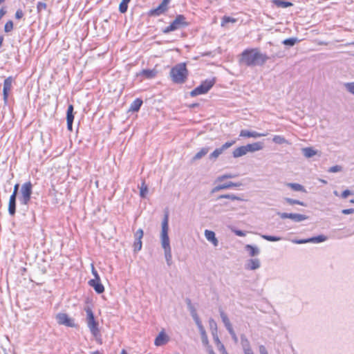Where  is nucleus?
I'll use <instances>...</instances> for the list:
<instances>
[{
	"label": "nucleus",
	"instance_id": "1",
	"mask_svg": "<svg viewBox=\"0 0 354 354\" xmlns=\"http://www.w3.org/2000/svg\"><path fill=\"white\" fill-rule=\"evenodd\" d=\"M169 232V216L166 214L161 223L160 243L164 250L165 258L168 266L172 263L171 248L168 235Z\"/></svg>",
	"mask_w": 354,
	"mask_h": 354
},
{
	"label": "nucleus",
	"instance_id": "2",
	"mask_svg": "<svg viewBox=\"0 0 354 354\" xmlns=\"http://www.w3.org/2000/svg\"><path fill=\"white\" fill-rule=\"evenodd\" d=\"M268 57L258 49L252 48L244 50L241 54L240 63L246 66L263 65Z\"/></svg>",
	"mask_w": 354,
	"mask_h": 354
},
{
	"label": "nucleus",
	"instance_id": "3",
	"mask_svg": "<svg viewBox=\"0 0 354 354\" xmlns=\"http://www.w3.org/2000/svg\"><path fill=\"white\" fill-rule=\"evenodd\" d=\"M86 313V324L91 334L95 338V340L102 344L101 334L98 328V323L95 321L93 313L91 308L86 307L85 308Z\"/></svg>",
	"mask_w": 354,
	"mask_h": 354
},
{
	"label": "nucleus",
	"instance_id": "4",
	"mask_svg": "<svg viewBox=\"0 0 354 354\" xmlns=\"http://www.w3.org/2000/svg\"><path fill=\"white\" fill-rule=\"evenodd\" d=\"M172 80L177 83L183 82L187 75V71L185 64H179L174 67L170 72Z\"/></svg>",
	"mask_w": 354,
	"mask_h": 354
},
{
	"label": "nucleus",
	"instance_id": "5",
	"mask_svg": "<svg viewBox=\"0 0 354 354\" xmlns=\"http://www.w3.org/2000/svg\"><path fill=\"white\" fill-rule=\"evenodd\" d=\"M32 193V185L30 182H26L21 185L19 201L23 205H28L30 201Z\"/></svg>",
	"mask_w": 354,
	"mask_h": 354
},
{
	"label": "nucleus",
	"instance_id": "6",
	"mask_svg": "<svg viewBox=\"0 0 354 354\" xmlns=\"http://www.w3.org/2000/svg\"><path fill=\"white\" fill-rule=\"evenodd\" d=\"M187 24L185 17L183 15H178L171 24L163 30V32L168 33L174 31L187 26Z\"/></svg>",
	"mask_w": 354,
	"mask_h": 354
},
{
	"label": "nucleus",
	"instance_id": "7",
	"mask_svg": "<svg viewBox=\"0 0 354 354\" xmlns=\"http://www.w3.org/2000/svg\"><path fill=\"white\" fill-rule=\"evenodd\" d=\"M235 143V140L226 142L221 147L214 149L213 152L209 154V158L212 160H216L220 155H221L225 150L231 147Z\"/></svg>",
	"mask_w": 354,
	"mask_h": 354
},
{
	"label": "nucleus",
	"instance_id": "8",
	"mask_svg": "<svg viewBox=\"0 0 354 354\" xmlns=\"http://www.w3.org/2000/svg\"><path fill=\"white\" fill-rule=\"evenodd\" d=\"M277 215L282 219L290 218L295 222H301L308 218V216L301 214L278 212Z\"/></svg>",
	"mask_w": 354,
	"mask_h": 354
},
{
	"label": "nucleus",
	"instance_id": "9",
	"mask_svg": "<svg viewBox=\"0 0 354 354\" xmlns=\"http://www.w3.org/2000/svg\"><path fill=\"white\" fill-rule=\"evenodd\" d=\"M56 319L57 323L61 325H64L68 327H74L75 326L74 320L66 313L57 314Z\"/></svg>",
	"mask_w": 354,
	"mask_h": 354
},
{
	"label": "nucleus",
	"instance_id": "10",
	"mask_svg": "<svg viewBox=\"0 0 354 354\" xmlns=\"http://www.w3.org/2000/svg\"><path fill=\"white\" fill-rule=\"evenodd\" d=\"M327 240V237L324 235H319L306 239H292V243L295 244H303L307 243H322Z\"/></svg>",
	"mask_w": 354,
	"mask_h": 354
},
{
	"label": "nucleus",
	"instance_id": "11",
	"mask_svg": "<svg viewBox=\"0 0 354 354\" xmlns=\"http://www.w3.org/2000/svg\"><path fill=\"white\" fill-rule=\"evenodd\" d=\"M241 345L243 354H254L250 341L245 335H241Z\"/></svg>",
	"mask_w": 354,
	"mask_h": 354
},
{
	"label": "nucleus",
	"instance_id": "12",
	"mask_svg": "<svg viewBox=\"0 0 354 354\" xmlns=\"http://www.w3.org/2000/svg\"><path fill=\"white\" fill-rule=\"evenodd\" d=\"M268 133H258L254 131H248L246 129H243L240 131L241 137H247V138H259L266 136Z\"/></svg>",
	"mask_w": 354,
	"mask_h": 354
},
{
	"label": "nucleus",
	"instance_id": "13",
	"mask_svg": "<svg viewBox=\"0 0 354 354\" xmlns=\"http://www.w3.org/2000/svg\"><path fill=\"white\" fill-rule=\"evenodd\" d=\"M169 340V336L164 331H161L156 337L154 344L157 346H160L166 344Z\"/></svg>",
	"mask_w": 354,
	"mask_h": 354
},
{
	"label": "nucleus",
	"instance_id": "14",
	"mask_svg": "<svg viewBox=\"0 0 354 354\" xmlns=\"http://www.w3.org/2000/svg\"><path fill=\"white\" fill-rule=\"evenodd\" d=\"M205 239L210 242L214 247L218 245V240L216 237L214 232L209 230H205L204 232Z\"/></svg>",
	"mask_w": 354,
	"mask_h": 354
},
{
	"label": "nucleus",
	"instance_id": "15",
	"mask_svg": "<svg viewBox=\"0 0 354 354\" xmlns=\"http://www.w3.org/2000/svg\"><path fill=\"white\" fill-rule=\"evenodd\" d=\"M261 266V263L259 259H249L245 265V268L247 270H254L259 268Z\"/></svg>",
	"mask_w": 354,
	"mask_h": 354
},
{
	"label": "nucleus",
	"instance_id": "16",
	"mask_svg": "<svg viewBox=\"0 0 354 354\" xmlns=\"http://www.w3.org/2000/svg\"><path fill=\"white\" fill-rule=\"evenodd\" d=\"M73 106L72 104H70L67 109V115H66V120H67V128L69 131H72L73 129V122L74 119V115L73 114Z\"/></svg>",
	"mask_w": 354,
	"mask_h": 354
},
{
	"label": "nucleus",
	"instance_id": "17",
	"mask_svg": "<svg viewBox=\"0 0 354 354\" xmlns=\"http://www.w3.org/2000/svg\"><path fill=\"white\" fill-rule=\"evenodd\" d=\"M157 71L155 69H145L140 71L137 75L145 79H151L156 77Z\"/></svg>",
	"mask_w": 354,
	"mask_h": 354
},
{
	"label": "nucleus",
	"instance_id": "18",
	"mask_svg": "<svg viewBox=\"0 0 354 354\" xmlns=\"http://www.w3.org/2000/svg\"><path fill=\"white\" fill-rule=\"evenodd\" d=\"M88 284L99 294L104 291V286L101 283L100 280H90Z\"/></svg>",
	"mask_w": 354,
	"mask_h": 354
},
{
	"label": "nucleus",
	"instance_id": "19",
	"mask_svg": "<svg viewBox=\"0 0 354 354\" xmlns=\"http://www.w3.org/2000/svg\"><path fill=\"white\" fill-rule=\"evenodd\" d=\"M247 149V152H255L261 150L263 148L262 142H257L252 144H248L245 145Z\"/></svg>",
	"mask_w": 354,
	"mask_h": 354
},
{
	"label": "nucleus",
	"instance_id": "20",
	"mask_svg": "<svg viewBox=\"0 0 354 354\" xmlns=\"http://www.w3.org/2000/svg\"><path fill=\"white\" fill-rule=\"evenodd\" d=\"M215 84V78L209 77L203 81L196 88H211Z\"/></svg>",
	"mask_w": 354,
	"mask_h": 354
},
{
	"label": "nucleus",
	"instance_id": "21",
	"mask_svg": "<svg viewBox=\"0 0 354 354\" xmlns=\"http://www.w3.org/2000/svg\"><path fill=\"white\" fill-rule=\"evenodd\" d=\"M16 210V196L11 195L9 200L8 204V212L9 214L13 216L15 214Z\"/></svg>",
	"mask_w": 354,
	"mask_h": 354
},
{
	"label": "nucleus",
	"instance_id": "22",
	"mask_svg": "<svg viewBox=\"0 0 354 354\" xmlns=\"http://www.w3.org/2000/svg\"><path fill=\"white\" fill-rule=\"evenodd\" d=\"M247 153L248 152L245 146H241L235 149L232 152V155L234 158H239L245 156Z\"/></svg>",
	"mask_w": 354,
	"mask_h": 354
},
{
	"label": "nucleus",
	"instance_id": "23",
	"mask_svg": "<svg viewBox=\"0 0 354 354\" xmlns=\"http://www.w3.org/2000/svg\"><path fill=\"white\" fill-rule=\"evenodd\" d=\"M142 104V100L139 99V98H137L131 104V106L129 107V111H131V112H136L138 111L141 105Z\"/></svg>",
	"mask_w": 354,
	"mask_h": 354
},
{
	"label": "nucleus",
	"instance_id": "24",
	"mask_svg": "<svg viewBox=\"0 0 354 354\" xmlns=\"http://www.w3.org/2000/svg\"><path fill=\"white\" fill-rule=\"evenodd\" d=\"M245 248L249 252V255L250 257L257 256L260 253V250L257 246L246 245Z\"/></svg>",
	"mask_w": 354,
	"mask_h": 354
},
{
	"label": "nucleus",
	"instance_id": "25",
	"mask_svg": "<svg viewBox=\"0 0 354 354\" xmlns=\"http://www.w3.org/2000/svg\"><path fill=\"white\" fill-rule=\"evenodd\" d=\"M209 151V147H203L201 148L194 156L193 160H197L201 159L204 157Z\"/></svg>",
	"mask_w": 354,
	"mask_h": 354
},
{
	"label": "nucleus",
	"instance_id": "26",
	"mask_svg": "<svg viewBox=\"0 0 354 354\" xmlns=\"http://www.w3.org/2000/svg\"><path fill=\"white\" fill-rule=\"evenodd\" d=\"M220 315H221L222 322H223L227 330H228L232 328V326L227 315L221 310H220Z\"/></svg>",
	"mask_w": 354,
	"mask_h": 354
},
{
	"label": "nucleus",
	"instance_id": "27",
	"mask_svg": "<svg viewBox=\"0 0 354 354\" xmlns=\"http://www.w3.org/2000/svg\"><path fill=\"white\" fill-rule=\"evenodd\" d=\"M302 152L306 158H311L317 153V151L312 147H306L302 149Z\"/></svg>",
	"mask_w": 354,
	"mask_h": 354
},
{
	"label": "nucleus",
	"instance_id": "28",
	"mask_svg": "<svg viewBox=\"0 0 354 354\" xmlns=\"http://www.w3.org/2000/svg\"><path fill=\"white\" fill-rule=\"evenodd\" d=\"M286 185L294 191L306 192L304 187L299 183H287Z\"/></svg>",
	"mask_w": 354,
	"mask_h": 354
},
{
	"label": "nucleus",
	"instance_id": "29",
	"mask_svg": "<svg viewBox=\"0 0 354 354\" xmlns=\"http://www.w3.org/2000/svg\"><path fill=\"white\" fill-rule=\"evenodd\" d=\"M198 330L201 334V340H202L203 344L205 346H206L207 348L208 346H209V345L208 337H207V335L205 328H203L199 329Z\"/></svg>",
	"mask_w": 354,
	"mask_h": 354
},
{
	"label": "nucleus",
	"instance_id": "30",
	"mask_svg": "<svg viewBox=\"0 0 354 354\" xmlns=\"http://www.w3.org/2000/svg\"><path fill=\"white\" fill-rule=\"evenodd\" d=\"M238 176V174H225L223 175H221V176H219L216 178V182H222L225 179H228V178H236Z\"/></svg>",
	"mask_w": 354,
	"mask_h": 354
},
{
	"label": "nucleus",
	"instance_id": "31",
	"mask_svg": "<svg viewBox=\"0 0 354 354\" xmlns=\"http://www.w3.org/2000/svg\"><path fill=\"white\" fill-rule=\"evenodd\" d=\"M218 199L220 198H227V199H230L232 201H243V199L239 197V196H237L234 194H223V195H221L218 197Z\"/></svg>",
	"mask_w": 354,
	"mask_h": 354
},
{
	"label": "nucleus",
	"instance_id": "32",
	"mask_svg": "<svg viewBox=\"0 0 354 354\" xmlns=\"http://www.w3.org/2000/svg\"><path fill=\"white\" fill-rule=\"evenodd\" d=\"M148 193V187L145 185V183L143 181L141 183V186L140 187V195L142 198H145Z\"/></svg>",
	"mask_w": 354,
	"mask_h": 354
},
{
	"label": "nucleus",
	"instance_id": "33",
	"mask_svg": "<svg viewBox=\"0 0 354 354\" xmlns=\"http://www.w3.org/2000/svg\"><path fill=\"white\" fill-rule=\"evenodd\" d=\"M274 3L277 6L281 7V8H288V7H290L292 6V3L290 2L285 1L283 0H275Z\"/></svg>",
	"mask_w": 354,
	"mask_h": 354
},
{
	"label": "nucleus",
	"instance_id": "34",
	"mask_svg": "<svg viewBox=\"0 0 354 354\" xmlns=\"http://www.w3.org/2000/svg\"><path fill=\"white\" fill-rule=\"evenodd\" d=\"M241 185H242V183H232V182H229V183L222 184L223 189H229L230 187H240Z\"/></svg>",
	"mask_w": 354,
	"mask_h": 354
},
{
	"label": "nucleus",
	"instance_id": "35",
	"mask_svg": "<svg viewBox=\"0 0 354 354\" xmlns=\"http://www.w3.org/2000/svg\"><path fill=\"white\" fill-rule=\"evenodd\" d=\"M169 0H163L159 7L155 10L157 14H160L166 10L167 5Z\"/></svg>",
	"mask_w": 354,
	"mask_h": 354
},
{
	"label": "nucleus",
	"instance_id": "36",
	"mask_svg": "<svg viewBox=\"0 0 354 354\" xmlns=\"http://www.w3.org/2000/svg\"><path fill=\"white\" fill-rule=\"evenodd\" d=\"M273 142L277 144L288 143V141L281 136H274L272 139Z\"/></svg>",
	"mask_w": 354,
	"mask_h": 354
},
{
	"label": "nucleus",
	"instance_id": "37",
	"mask_svg": "<svg viewBox=\"0 0 354 354\" xmlns=\"http://www.w3.org/2000/svg\"><path fill=\"white\" fill-rule=\"evenodd\" d=\"M261 237L268 241H279L282 239L280 236H270V235H261Z\"/></svg>",
	"mask_w": 354,
	"mask_h": 354
},
{
	"label": "nucleus",
	"instance_id": "38",
	"mask_svg": "<svg viewBox=\"0 0 354 354\" xmlns=\"http://www.w3.org/2000/svg\"><path fill=\"white\" fill-rule=\"evenodd\" d=\"M297 41L298 39L297 38L292 37L283 40L282 43L284 45L292 46L297 43Z\"/></svg>",
	"mask_w": 354,
	"mask_h": 354
},
{
	"label": "nucleus",
	"instance_id": "39",
	"mask_svg": "<svg viewBox=\"0 0 354 354\" xmlns=\"http://www.w3.org/2000/svg\"><path fill=\"white\" fill-rule=\"evenodd\" d=\"M209 325L212 334L217 333V324L213 319L209 320Z\"/></svg>",
	"mask_w": 354,
	"mask_h": 354
},
{
	"label": "nucleus",
	"instance_id": "40",
	"mask_svg": "<svg viewBox=\"0 0 354 354\" xmlns=\"http://www.w3.org/2000/svg\"><path fill=\"white\" fill-rule=\"evenodd\" d=\"M14 80L12 77H9L5 80L3 84V88H10L12 86Z\"/></svg>",
	"mask_w": 354,
	"mask_h": 354
},
{
	"label": "nucleus",
	"instance_id": "41",
	"mask_svg": "<svg viewBox=\"0 0 354 354\" xmlns=\"http://www.w3.org/2000/svg\"><path fill=\"white\" fill-rule=\"evenodd\" d=\"M342 170H343V167L341 165H337L330 167L328 169V171L329 173H337V172L342 171Z\"/></svg>",
	"mask_w": 354,
	"mask_h": 354
},
{
	"label": "nucleus",
	"instance_id": "42",
	"mask_svg": "<svg viewBox=\"0 0 354 354\" xmlns=\"http://www.w3.org/2000/svg\"><path fill=\"white\" fill-rule=\"evenodd\" d=\"M286 201L290 204V205H302V206H304V203L301 201H299L298 200H295V199H292V198H285Z\"/></svg>",
	"mask_w": 354,
	"mask_h": 354
},
{
	"label": "nucleus",
	"instance_id": "43",
	"mask_svg": "<svg viewBox=\"0 0 354 354\" xmlns=\"http://www.w3.org/2000/svg\"><path fill=\"white\" fill-rule=\"evenodd\" d=\"M208 90H192L189 95L192 97H195L198 95H203L207 92Z\"/></svg>",
	"mask_w": 354,
	"mask_h": 354
},
{
	"label": "nucleus",
	"instance_id": "44",
	"mask_svg": "<svg viewBox=\"0 0 354 354\" xmlns=\"http://www.w3.org/2000/svg\"><path fill=\"white\" fill-rule=\"evenodd\" d=\"M128 3L127 2L122 1V2L120 3L119 6V10L121 13H124L127 12L128 8Z\"/></svg>",
	"mask_w": 354,
	"mask_h": 354
},
{
	"label": "nucleus",
	"instance_id": "45",
	"mask_svg": "<svg viewBox=\"0 0 354 354\" xmlns=\"http://www.w3.org/2000/svg\"><path fill=\"white\" fill-rule=\"evenodd\" d=\"M236 21V19H235L234 18H231L230 17H224L223 18V20L221 22V26H225L226 25V24H227L229 22L235 23Z\"/></svg>",
	"mask_w": 354,
	"mask_h": 354
},
{
	"label": "nucleus",
	"instance_id": "46",
	"mask_svg": "<svg viewBox=\"0 0 354 354\" xmlns=\"http://www.w3.org/2000/svg\"><path fill=\"white\" fill-rule=\"evenodd\" d=\"M13 29V22L12 21H8L6 22L4 26V31L6 32H9L12 31Z\"/></svg>",
	"mask_w": 354,
	"mask_h": 354
},
{
	"label": "nucleus",
	"instance_id": "47",
	"mask_svg": "<svg viewBox=\"0 0 354 354\" xmlns=\"http://www.w3.org/2000/svg\"><path fill=\"white\" fill-rule=\"evenodd\" d=\"M133 248L135 252L140 251L142 249V240H135Z\"/></svg>",
	"mask_w": 354,
	"mask_h": 354
},
{
	"label": "nucleus",
	"instance_id": "48",
	"mask_svg": "<svg viewBox=\"0 0 354 354\" xmlns=\"http://www.w3.org/2000/svg\"><path fill=\"white\" fill-rule=\"evenodd\" d=\"M37 9L38 12H41L42 10H45L46 9V3L44 2H38L37 5Z\"/></svg>",
	"mask_w": 354,
	"mask_h": 354
},
{
	"label": "nucleus",
	"instance_id": "49",
	"mask_svg": "<svg viewBox=\"0 0 354 354\" xmlns=\"http://www.w3.org/2000/svg\"><path fill=\"white\" fill-rule=\"evenodd\" d=\"M143 234H144V232H143V230L142 229H139L136 231V232L134 234V236H135V239L136 240H142V237H143Z\"/></svg>",
	"mask_w": 354,
	"mask_h": 354
},
{
	"label": "nucleus",
	"instance_id": "50",
	"mask_svg": "<svg viewBox=\"0 0 354 354\" xmlns=\"http://www.w3.org/2000/svg\"><path fill=\"white\" fill-rule=\"evenodd\" d=\"M91 272L94 276V279H93L92 280H100V276L96 270L95 269L93 264H91Z\"/></svg>",
	"mask_w": 354,
	"mask_h": 354
},
{
	"label": "nucleus",
	"instance_id": "51",
	"mask_svg": "<svg viewBox=\"0 0 354 354\" xmlns=\"http://www.w3.org/2000/svg\"><path fill=\"white\" fill-rule=\"evenodd\" d=\"M227 331L229 332V333L232 336V338L234 340V342L235 343H237L238 342V337H237V336H236V335L233 328L230 329V330H228Z\"/></svg>",
	"mask_w": 354,
	"mask_h": 354
},
{
	"label": "nucleus",
	"instance_id": "52",
	"mask_svg": "<svg viewBox=\"0 0 354 354\" xmlns=\"http://www.w3.org/2000/svg\"><path fill=\"white\" fill-rule=\"evenodd\" d=\"M212 337H213V339H214V343L216 344V346H218V345H219V344H222V343H221V341H220V339H219V337H218V336L217 333H212Z\"/></svg>",
	"mask_w": 354,
	"mask_h": 354
},
{
	"label": "nucleus",
	"instance_id": "53",
	"mask_svg": "<svg viewBox=\"0 0 354 354\" xmlns=\"http://www.w3.org/2000/svg\"><path fill=\"white\" fill-rule=\"evenodd\" d=\"M259 351L260 354H268V350L264 345H260L259 346Z\"/></svg>",
	"mask_w": 354,
	"mask_h": 354
},
{
	"label": "nucleus",
	"instance_id": "54",
	"mask_svg": "<svg viewBox=\"0 0 354 354\" xmlns=\"http://www.w3.org/2000/svg\"><path fill=\"white\" fill-rule=\"evenodd\" d=\"M216 348L219 352H221L222 354H224L225 352H227L224 345L223 344H221L218 346H216Z\"/></svg>",
	"mask_w": 354,
	"mask_h": 354
},
{
	"label": "nucleus",
	"instance_id": "55",
	"mask_svg": "<svg viewBox=\"0 0 354 354\" xmlns=\"http://www.w3.org/2000/svg\"><path fill=\"white\" fill-rule=\"evenodd\" d=\"M351 194H352V192L348 189H346L342 193L341 196L343 198H346Z\"/></svg>",
	"mask_w": 354,
	"mask_h": 354
},
{
	"label": "nucleus",
	"instance_id": "56",
	"mask_svg": "<svg viewBox=\"0 0 354 354\" xmlns=\"http://www.w3.org/2000/svg\"><path fill=\"white\" fill-rule=\"evenodd\" d=\"M342 213L343 214H354V209L350 208V209H344L342 210Z\"/></svg>",
	"mask_w": 354,
	"mask_h": 354
},
{
	"label": "nucleus",
	"instance_id": "57",
	"mask_svg": "<svg viewBox=\"0 0 354 354\" xmlns=\"http://www.w3.org/2000/svg\"><path fill=\"white\" fill-rule=\"evenodd\" d=\"M234 233L239 236H245V232L239 230H233Z\"/></svg>",
	"mask_w": 354,
	"mask_h": 354
},
{
	"label": "nucleus",
	"instance_id": "58",
	"mask_svg": "<svg viewBox=\"0 0 354 354\" xmlns=\"http://www.w3.org/2000/svg\"><path fill=\"white\" fill-rule=\"evenodd\" d=\"M24 17V12L21 10H17L15 13V17L18 19H21Z\"/></svg>",
	"mask_w": 354,
	"mask_h": 354
},
{
	"label": "nucleus",
	"instance_id": "59",
	"mask_svg": "<svg viewBox=\"0 0 354 354\" xmlns=\"http://www.w3.org/2000/svg\"><path fill=\"white\" fill-rule=\"evenodd\" d=\"M223 189L222 185H218L212 189V192L214 193V192H217L223 190Z\"/></svg>",
	"mask_w": 354,
	"mask_h": 354
},
{
	"label": "nucleus",
	"instance_id": "60",
	"mask_svg": "<svg viewBox=\"0 0 354 354\" xmlns=\"http://www.w3.org/2000/svg\"><path fill=\"white\" fill-rule=\"evenodd\" d=\"M223 189L222 185H218L212 189V192L214 193V192H217L223 190Z\"/></svg>",
	"mask_w": 354,
	"mask_h": 354
},
{
	"label": "nucleus",
	"instance_id": "61",
	"mask_svg": "<svg viewBox=\"0 0 354 354\" xmlns=\"http://www.w3.org/2000/svg\"><path fill=\"white\" fill-rule=\"evenodd\" d=\"M194 321H195V322H196V325H197V326H198V330H199V329H201V328H204V327L203 326V325H202V324H201V320H200V319H199V318H198V319H196H196H195Z\"/></svg>",
	"mask_w": 354,
	"mask_h": 354
},
{
	"label": "nucleus",
	"instance_id": "62",
	"mask_svg": "<svg viewBox=\"0 0 354 354\" xmlns=\"http://www.w3.org/2000/svg\"><path fill=\"white\" fill-rule=\"evenodd\" d=\"M194 321H195V322H196V325H197V326H198V330H199V329H201V328H204V327L203 326V325H202V324H201V320H200V319H199V318H198V319H196H196H195Z\"/></svg>",
	"mask_w": 354,
	"mask_h": 354
},
{
	"label": "nucleus",
	"instance_id": "63",
	"mask_svg": "<svg viewBox=\"0 0 354 354\" xmlns=\"http://www.w3.org/2000/svg\"><path fill=\"white\" fill-rule=\"evenodd\" d=\"M19 184H16L14 187V190H13V192L12 194V195H14L15 196H17V192H18V189H19Z\"/></svg>",
	"mask_w": 354,
	"mask_h": 354
},
{
	"label": "nucleus",
	"instance_id": "64",
	"mask_svg": "<svg viewBox=\"0 0 354 354\" xmlns=\"http://www.w3.org/2000/svg\"><path fill=\"white\" fill-rule=\"evenodd\" d=\"M207 351L208 354H216L210 346L207 348Z\"/></svg>",
	"mask_w": 354,
	"mask_h": 354
}]
</instances>
